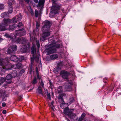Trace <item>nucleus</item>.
I'll use <instances>...</instances> for the list:
<instances>
[{
	"mask_svg": "<svg viewBox=\"0 0 121 121\" xmlns=\"http://www.w3.org/2000/svg\"><path fill=\"white\" fill-rule=\"evenodd\" d=\"M6 105V104L4 102L2 103V106L3 107H4Z\"/></svg>",
	"mask_w": 121,
	"mask_h": 121,
	"instance_id": "nucleus-57",
	"label": "nucleus"
},
{
	"mask_svg": "<svg viewBox=\"0 0 121 121\" xmlns=\"http://www.w3.org/2000/svg\"><path fill=\"white\" fill-rule=\"evenodd\" d=\"M17 27V26H14V25H10L9 26V29L10 30H13Z\"/></svg>",
	"mask_w": 121,
	"mask_h": 121,
	"instance_id": "nucleus-32",
	"label": "nucleus"
},
{
	"mask_svg": "<svg viewBox=\"0 0 121 121\" xmlns=\"http://www.w3.org/2000/svg\"><path fill=\"white\" fill-rule=\"evenodd\" d=\"M36 44L37 47L38 49L39 48L40 44L39 42V41H38L37 40L36 41Z\"/></svg>",
	"mask_w": 121,
	"mask_h": 121,
	"instance_id": "nucleus-44",
	"label": "nucleus"
},
{
	"mask_svg": "<svg viewBox=\"0 0 121 121\" xmlns=\"http://www.w3.org/2000/svg\"><path fill=\"white\" fill-rule=\"evenodd\" d=\"M13 35L12 34L11 35H9L8 34H6L4 36H6L7 38H9L11 39H15V38H14V37H12V35ZM13 40V39H12Z\"/></svg>",
	"mask_w": 121,
	"mask_h": 121,
	"instance_id": "nucleus-26",
	"label": "nucleus"
},
{
	"mask_svg": "<svg viewBox=\"0 0 121 121\" xmlns=\"http://www.w3.org/2000/svg\"><path fill=\"white\" fill-rule=\"evenodd\" d=\"M0 65L3 67L4 69L6 70H10L12 67V65L8 62L6 59L0 60Z\"/></svg>",
	"mask_w": 121,
	"mask_h": 121,
	"instance_id": "nucleus-3",
	"label": "nucleus"
},
{
	"mask_svg": "<svg viewBox=\"0 0 121 121\" xmlns=\"http://www.w3.org/2000/svg\"><path fill=\"white\" fill-rule=\"evenodd\" d=\"M2 67L0 68V74L2 75L4 73L5 70L4 67Z\"/></svg>",
	"mask_w": 121,
	"mask_h": 121,
	"instance_id": "nucleus-31",
	"label": "nucleus"
},
{
	"mask_svg": "<svg viewBox=\"0 0 121 121\" xmlns=\"http://www.w3.org/2000/svg\"><path fill=\"white\" fill-rule=\"evenodd\" d=\"M53 39L52 37H51L48 39V42L51 43L49 45L48 48L47 49L48 54L56 52V48H58L60 47V44L56 43V42H55Z\"/></svg>",
	"mask_w": 121,
	"mask_h": 121,
	"instance_id": "nucleus-1",
	"label": "nucleus"
},
{
	"mask_svg": "<svg viewBox=\"0 0 121 121\" xmlns=\"http://www.w3.org/2000/svg\"><path fill=\"white\" fill-rule=\"evenodd\" d=\"M49 84L50 85V88L51 89H52L54 87L53 85L51 82V80H49Z\"/></svg>",
	"mask_w": 121,
	"mask_h": 121,
	"instance_id": "nucleus-42",
	"label": "nucleus"
},
{
	"mask_svg": "<svg viewBox=\"0 0 121 121\" xmlns=\"http://www.w3.org/2000/svg\"><path fill=\"white\" fill-rule=\"evenodd\" d=\"M45 0H39L38 3V5L39 6H43L45 2Z\"/></svg>",
	"mask_w": 121,
	"mask_h": 121,
	"instance_id": "nucleus-23",
	"label": "nucleus"
},
{
	"mask_svg": "<svg viewBox=\"0 0 121 121\" xmlns=\"http://www.w3.org/2000/svg\"><path fill=\"white\" fill-rule=\"evenodd\" d=\"M45 24L43 27V29L49 30V28L51 26L52 23L50 22L48 20L45 22Z\"/></svg>",
	"mask_w": 121,
	"mask_h": 121,
	"instance_id": "nucleus-7",
	"label": "nucleus"
},
{
	"mask_svg": "<svg viewBox=\"0 0 121 121\" xmlns=\"http://www.w3.org/2000/svg\"><path fill=\"white\" fill-rule=\"evenodd\" d=\"M39 26V24L38 23L37 21L36 22V28L37 29H38Z\"/></svg>",
	"mask_w": 121,
	"mask_h": 121,
	"instance_id": "nucleus-51",
	"label": "nucleus"
},
{
	"mask_svg": "<svg viewBox=\"0 0 121 121\" xmlns=\"http://www.w3.org/2000/svg\"><path fill=\"white\" fill-rule=\"evenodd\" d=\"M23 30H24V29L22 28L20 29L16 30V31H23Z\"/></svg>",
	"mask_w": 121,
	"mask_h": 121,
	"instance_id": "nucleus-54",
	"label": "nucleus"
},
{
	"mask_svg": "<svg viewBox=\"0 0 121 121\" xmlns=\"http://www.w3.org/2000/svg\"><path fill=\"white\" fill-rule=\"evenodd\" d=\"M6 110H3V112H2V113L4 114H6Z\"/></svg>",
	"mask_w": 121,
	"mask_h": 121,
	"instance_id": "nucleus-56",
	"label": "nucleus"
},
{
	"mask_svg": "<svg viewBox=\"0 0 121 121\" xmlns=\"http://www.w3.org/2000/svg\"><path fill=\"white\" fill-rule=\"evenodd\" d=\"M32 51H31V54H34V52H35V49H32Z\"/></svg>",
	"mask_w": 121,
	"mask_h": 121,
	"instance_id": "nucleus-55",
	"label": "nucleus"
},
{
	"mask_svg": "<svg viewBox=\"0 0 121 121\" xmlns=\"http://www.w3.org/2000/svg\"><path fill=\"white\" fill-rule=\"evenodd\" d=\"M21 40H22V44H24V45H27L28 47H30V43L28 40L23 37H22Z\"/></svg>",
	"mask_w": 121,
	"mask_h": 121,
	"instance_id": "nucleus-12",
	"label": "nucleus"
},
{
	"mask_svg": "<svg viewBox=\"0 0 121 121\" xmlns=\"http://www.w3.org/2000/svg\"><path fill=\"white\" fill-rule=\"evenodd\" d=\"M14 3V0H9L8 3L9 9L7 13L9 14L12 13L13 12V8L12 5V4Z\"/></svg>",
	"mask_w": 121,
	"mask_h": 121,
	"instance_id": "nucleus-6",
	"label": "nucleus"
},
{
	"mask_svg": "<svg viewBox=\"0 0 121 121\" xmlns=\"http://www.w3.org/2000/svg\"><path fill=\"white\" fill-rule=\"evenodd\" d=\"M37 83V79L35 77L32 82V84H35Z\"/></svg>",
	"mask_w": 121,
	"mask_h": 121,
	"instance_id": "nucleus-38",
	"label": "nucleus"
},
{
	"mask_svg": "<svg viewBox=\"0 0 121 121\" xmlns=\"http://www.w3.org/2000/svg\"><path fill=\"white\" fill-rule=\"evenodd\" d=\"M63 63L62 61H60L57 64V66L61 69V68L63 66Z\"/></svg>",
	"mask_w": 121,
	"mask_h": 121,
	"instance_id": "nucleus-33",
	"label": "nucleus"
},
{
	"mask_svg": "<svg viewBox=\"0 0 121 121\" xmlns=\"http://www.w3.org/2000/svg\"><path fill=\"white\" fill-rule=\"evenodd\" d=\"M26 2H27V3H29V2L30 0H24Z\"/></svg>",
	"mask_w": 121,
	"mask_h": 121,
	"instance_id": "nucleus-62",
	"label": "nucleus"
},
{
	"mask_svg": "<svg viewBox=\"0 0 121 121\" xmlns=\"http://www.w3.org/2000/svg\"><path fill=\"white\" fill-rule=\"evenodd\" d=\"M22 65V64L18 63L14 65L13 67L15 69H19L21 67Z\"/></svg>",
	"mask_w": 121,
	"mask_h": 121,
	"instance_id": "nucleus-18",
	"label": "nucleus"
},
{
	"mask_svg": "<svg viewBox=\"0 0 121 121\" xmlns=\"http://www.w3.org/2000/svg\"><path fill=\"white\" fill-rule=\"evenodd\" d=\"M23 96L22 95H21L19 96L18 98V99L19 101L22 98Z\"/></svg>",
	"mask_w": 121,
	"mask_h": 121,
	"instance_id": "nucleus-50",
	"label": "nucleus"
},
{
	"mask_svg": "<svg viewBox=\"0 0 121 121\" xmlns=\"http://www.w3.org/2000/svg\"><path fill=\"white\" fill-rule=\"evenodd\" d=\"M15 17H16L17 20L18 21H20L22 18V16L21 13H19L18 16H16Z\"/></svg>",
	"mask_w": 121,
	"mask_h": 121,
	"instance_id": "nucleus-29",
	"label": "nucleus"
},
{
	"mask_svg": "<svg viewBox=\"0 0 121 121\" xmlns=\"http://www.w3.org/2000/svg\"><path fill=\"white\" fill-rule=\"evenodd\" d=\"M35 17H37L38 14V11L37 10H35Z\"/></svg>",
	"mask_w": 121,
	"mask_h": 121,
	"instance_id": "nucleus-45",
	"label": "nucleus"
},
{
	"mask_svg": "<svg viewBox=\"0 0 121 121\" xmlns=\"http://www.w3.org/2000/svg\"><path fill=\"white\" fill-rule=\"evenodd\" d=\"M25 72V70L24 69H22L20 71V73H22Z\"/></svg>",
	"mask_w": 121,
	"mask_h": 121,
	"instance_id": "nucleus-58",
	"label": "nucleus"
},
{
	"mask_svg": "<svg viewBox=\"0 0 121 121\" xmlns=\"http://www.w3.org/2000/svg\"><path fill=\"white\" fill-rule=\"evenodd\" d=\"M4 6L3 4H0V9H4Z\"/></svg>",
	"mask_w": 121,
	"mask_h": 121,
	"instance_id": "nucleus-47",
	"label": "nucleus"
},
{
	"mask_svg": "<svg viewBox=\"0 0 121 121\" xmlns=\"http://www.w3.org/2000/svg\"><path fill=\"white\" fill-rule=\"evenodd\" d=\"M57 91L58 93L62 92L63 91V90L62 86H60L58 87L57 89Z\"/></svg>",
	"mask_w": 121,
	"mask_h": 121,
	"instance_id": "nucleus-27",
	"label": "nucleus"
},
{
	"mask_svg": "<svg viewBox=\"0 0 121 121\" xmlns=\"http://www.w3.org/2000/svg\"><path fill=\"white\" fill-rule=\"evenodd\" d=\"M1 16L3 18L6 19V18L9 17V14L7 13L4 12L2 13L1 14Z\"/></svg>",
	"mask_w": 121,
	"mask_h": 121,
	"instance_id": "nucleus-20",
	"label": "nucleus"
},
{
	"mask_svg": "<svg viewBox=\"0 0 121 121\" xmlns=\"http://www.w3.org/2000/svg\"><path fill=\"white\" fill-rule=\"evenodd\" d=\"M70 73L67 71H62L60 72V75L61 76L62 78L64 79H66V80L68 81V76L69 75Z\"/></svg>",
	"mask_w": 121,
	"mask_h": 121,
	"instance_id": "nucleus-5",
	"label": "nucleus"
},
{
	"mask_svg": "<svg viewBox=\"0 0 121 121\" xmlns=\"http://www.w3.org/2000/svg\"><path fill=\"white\" fill-rule=\"evenodd\" d=\"M45 92L46 95H47L48 99L51 100V97L50 93L48 92V91L47 90L45 91Z\"/></svg>",
	"mask_w": 121,
	"mask_h": 121,
	"instance_id": "nucleus-24",
	"label": "nucleus"
},
{
	"mask_svg": "<svg viewBox=\"0 0 121 121\" xmlns=\"http://www.w3.org/2000/svg\"><path fill=\"white\" fill-rule=\"evenodd\" d=\"M61 6V4L54 2L51 9V11L49 14V17L52 18L54 16L55 14L58 13Z\"/></svg>",
	"mask_w": 121,
	"mask_h": 121,
	"instance_id": "nucleus-2",
	"label": "nucleus"
},
{
	"mask_svg": "<svg viewBox=\"0 0 121 121\" xmlns=\"http://www.w3.org/2000/svg\"><path fill=\"white\" fill-rule=\"evenodd\" d=\"M22 23L21 22H20L18 23V25L16 26L18 27V28H19L20 27H22Z\"/></svg>",
	"mask_w": 121,
	"mask_h": 121,
	"instance_id": "nucleus-40",
	"label": "nucleus"
},
{
	"mask_svg": "<svg viewBox=\"0 0 121 121\" xmlns=\"http://www.w3.org/2000/svg\"><path fill=\"white\" fill-rule=\"evenodd\" d=\"M22 34V32H19L15 33L13 35H14V38H16L17 36H23V35H21Z\"/></svg>",
	"mask_w": 121,
	"mask_h": 121,
	"instance_id": "nucleus-21",
	"label": "nucleus"
},
{
	"mask_svg": "<svg viewBox=\"0 0 121 121\" xmlns=\"http://www.w3.org/2000/svg\"><path fill=\"white\" fill-rule=\"evenodd\" d=\"M29 47H28L27 45H24L22 46L21 50L22 53L25 52L26 51L27 48Z\"/></svg>",
	"mask_w": 121,
	"mask_h": 121,
	"instance_id": "nucleus-16",
	"label": "nucleus"
},
{
	"mask_svg": "<svg viewBox=\"0 0 121 121\" xmlns=\"http://www.w3.org/2000/svg\"><path fill=\"white\" fill-rule=\"evenodd\" d=\"M9 48H10L14 52L17 50V46L15 45H13L10 46Z\"/></svg>",
	"mask_w": 121,
	"mask_h": 121,
	"instance_id": "nucleus-22",
	"label": "nucleus"
},
{
	"mask_svg": "<svg viewBox=\"0 0 121 121\" xmlns=\"http://www.w3.org/2000/svg\"><path fill=\"white\" fill-rule=\"evenodd\" d=\"M19 60L18 61H20L22 60H23L24 59V57L23 56H20L18 58Z\"/></svg>",
	"mask_w": 121,
	"mask_h": 121,
	"instance_id": "nucleus-43",
	"label": "nucleus"
},
{
	"mask_svg": "<svg viewBox=\"0 0 121 121\" xmlns=\"http://www.w3.org/2000/svg\"><path fill=\"white\" fill-rule=\"evenodd\" d=\"M5 80V78L3 77L0 78V83L1 84L3 83Z\"/></svg>",
	"mask_w": 121,
	"mask_h": 121,
	"instance_id": "nucleus-39",
	"label": "nucleus"
},
{
	"mask_svg": "<svg viewBox=\"0 0 121 121\" xmlns=\"http://www.w3.org/2000/svg\"><path fill=\"white\" fill-rule=\"evenodd\" d=\"M50 106L51 108L53 111L55 110V109L53 106L50 105Z\"/></svg>",
	"mask_w": 121,
	"mask_h": 121,
	"instance_id": "nucleus-53",
	"label": "nucleus"
},
{
	"mask_svg": "<svg viewBox=\"0 0 121 121\" xmlns=\"http://www.w3.org/2000/svg\"><path fill=\"white\" fill-rule=\"evenodd\" d=\"M37 78L38 79H39L40 80H41V77L40 76H39V74L38 73H37Z\"/></svg>",
	"mask_w": 121,
	"mask_h": 121,
	"instance_id": "nucleus-46",
	"label": "nucleus"
},
{
	"mask_svg": "<svg viewBox=\"0 0 121 121\" xmlns=\"http://www.w3.org/2000/svg\"><path fill=\"white\" fill-rule=\"evenodd\" d=\"M30 13L32 15H34V13L33 11L32 10V9L30 11Z\"/></svg>",
	"mask_w": 121,
	"mask_h": 121,
	"instance_id": "nucleus-60",
	"label": "nucleus"
},
{
	"mask_svg": "<svg viewBox=\"0 0 121 121\" xmlns=\"http://www.w3.org/2000/svg\"><path fill=\"white\" fill-rule=\"evenodd\" d=\"M13 77L11 74H8L6 76L5 80L6 83L8 84H9L11 82V79Z\"/></svg>",
	"mask_w": 121,
	"mask_h": 121,
	"instance_id": "nucleus-13",
	"label": "nucleus"
},
{
	"mask_svg": "<svg viewBox=\"0 0 121 121\" xmlns=\"http://www.w3.org/2000/svg\"><path fill=\"white\" fill-rule=\"evenodd\" d=\"M11 75L13 78H14L17 76V71L16 70H13L11 73Z\"/></svg>",
	"mask_w": 121,
	"mask_h": 121,
	"instance_id": "nucleus-19",
	"label": "nucleus"
},
{
	"mask_svg": "<svg viewBox=\"0 0 121 121\" xmlns=\"http://www.w3.org/2000/svg\"><path fill=\"white\" fill-rule=\"evenodd\" d=\"M22 34L21 35H23V36L25 35L26 34V31L25 30H24L22 32Z\"/></svg>",
	"mask_w": 121,
	"mask_h": 121,
	"instance_id": "nucleus-48",
	"label": "nucleus"
},
{
	"mask_svg": "<svg viewBox=\"0 0 121 121\" xmlns=\"http://www.w3.org/2000/svg\"><path fill=\"white\" fill-rule=\"evenodd\" d=\"M39 82L40 85L42 86V87L44 88V84L42 79H41V82L40 81H39Z\"/></svg>",
	"mask_w": 121,
	"mask_h": 121,
	"instance_id": "nucleus-41",
	"label": "nucleus"
},
{
	"mask_svg": "<svg viewBox=\"0 0 121 121\" xmlns=\"http://www.w3.org/2000/svg\"><path fill=\"white\" fill-rule=\"evenodd\" d=\"M10 59L12 61L15 62L18 61L19 60L18 58L15 55L11 56L10 57Z\"/></svg>",
	"mask_w": 121,
	"mask_h": 121,
	"instance_id": "nucleus-15",
	"label": "nucleus"
},
{
	"mask_svg": "<svg viewBox=\"0 0 121 121\" xmlns=\"http://www.w3.org/2000/svg\"><path fill=\"white\" fill-rule=\"evenodd\" d=\"M38 93L39 94H41L43 96H44V94L43 93L41 89V86H39L38 88Z\"/></svg>",
	"mask_w": 121,
	"mask_h": 121,
	"instance_id": "nucleus-25",
	"label": "nucleus"
},
{
	"mask_svg": "<svg viewBox=\"0 0 121 121\" xmlns=\"http://www.w3.org/2000/svg\"><path fill=\"white\" fill-rule=\"evenodd\" d=\"M19 1L20 3H22L23 2V1L22 0H19Z\"/></svg>",
	"mask_w": 121,
	"mask_h": 121,
	"instance_id": "nucleus-63",
	"label": "nucleus"
},
{
	"mask_svg": "<svg viewBox=\"0 0 121 121\" xmlns=\"http://www.w3.org/2000/svg\"><path fill=\"white\" fill-rule=\"evenodd\" d=\"M86 115L84 113H83L82 115H81V118H82L83 119L84 117Z\"/></svg>",
	"mask_w": 121,
	"mask_h": 121,
	"instance_id": "nucleus-49",
	"label": "nucleus"
},
{
	"mask_svg": "<svg viewBox=\"0 0 121 121\" xmlns=\"http://www.w3.org/2000/svg\"><path fill=\"white\" fill-rule=\"evenodd\" d=\"M2 24H0V30L1 31H4L6 30L5 26H2Z\"/></svg>",
	"mask_w": 121,
	"mask_h": 121,
	"instance_id": "nucleus-34",
	"label": "nucleus"
},
{
	"mask_svg": "<svg viewBox=\"0 0 121 121\" xmlns=\"http://www.w3.org/2000/svg\"><path fill=\"white\" fill-rule=\"evenodd\" d=\"M11 20L12 21V23H16L17 21H18L17 20V19L15 17H14Z\"/></svg>",
	"mask_w": 121,
	"mask_h": 121,
	"instance_id": "nucleus-36",
	"label": "nucleus"
},
{
	"mask_svg": "<svg viewBox=\"0 0 121 121\" xmlns=\"http://www.w3.org/2000/svg\"><path fill=\"white\" fill-rule=\"evenodd\" d=\"M14 53L13 51L10 48H9V49H8L7 52L8 54H10L11 55L13 54Z\"/></svg>",
	"mask_w": 121,
	"mask_h": 121,
	"instance_id": "nucleus-28",
	"label": "nucleus"
},
{
	"mask_svg": "<svg viewBox=\"0 0 121 121\" xmlns=\"http://www.w3.org/2000/svg\"><path fill=\"white\" fill-rule=\"evenodd\" d=\"M65 96L66 94L63 93L59 95L57 97V98L59 103H61L64 102L63 97Z\"/></svg>",
	"mask_w": 121,
	"mask_h": 121,
	"instance_id": "nucleus-10",
	"label": "nucleus"
},
{
	"mask_svg": "<svg viewBox=\"0 0 121 121\" xmlns=\"http://www.w3.org/2000/svg\"><path fill=\"white\" fill-rule=\"evenodd\" d=\"M35 59L37 62H38L39 60V57H35Z\"/></svg>",
	"mask_w": 121,
	"mask_h": 121,
	"instance_id": "nucleus-52",
	"label": "nucleus"
},
{
	"mask_svg": "<svg viewBox=\"0 0 121 121\" xmlns=\"http://www.w3.org/2000/svg\"><path fill=\"white\" fill-rule=\"evenodd\" d=\"M12 21L9 19H4L2 22V24L4 26L8 25L10 23H12Z\"/></svg>",
	"mask_w": 121,
	"mask_h": 121,
	"instance_id": "nucleus-11",
	"label": "nucleus"
},
{
	"mask_svg": "<svg viewBox=\"0 0 121 121\" xmlns=\"http://www.w3.org/2000/svg\"><path fill=\"white\" fill-rule=\"evenodd\" d=\"M83 118H81V117H80V118H79L78 121H82L83 120Z\"/></svg>",
	"mask_w": 121,
	"mask_h": 121,
	"instance_id": "nucleus-59",
	"label": "nucleus"
},
{
	"mask_svg": "<svg viewBox=\"0 0 121 121\" xmlns=\"http://www.w3.org/2000/svg\"><path fill=\"white\" fill-rule=\"evenodd\" d=\"M74 110V109H69L68 108H66L64 109V112L65 114L67 115L68 116Z\"/></svg>",
	"mask_w": 121,
	"mask_h": 121,
	"instance_id": "nucleus-14",
	"label": "nucleus"
},
{
	"mask_svg": "<svg viewBox=\"0 0 121 121\" xmlns=\"http://www.w3.org/2000/svg\"><path fill=\"white\" fill-rule=\"evenodd\" d=\"M68 116L71 120L75 121L78 119V117L76 114L72 112L69 113Z\"/></svg>",
	"mask_w": 121,
	"mask_h": 121,
	"instance_id": "nucleus-9",
	"label": "nucleus"
},
{
	"mask_svg": "<svg viewBox=\"0 0 121 121\" xmlns=\"http://www.w3.org/2000/svg\"><path fill=\"white\" fill-rule=\"evenodd\" d=\"M69 83H66L64 85L66 91H70L72 90L71 86L70 84H72L71 82H69Z\"/></svg>",
	"mask_w": 121,
	"mask_h": 121,
	"instance_id": "nucleus-8",
	"label": "nucleus"
},
{
	"mask_svg": "<svg viewBox=\"0 0 121 121\" xmlns=\"http://www.w3.org/2000/svg\"><path fill=\"white\" fill-rule=\"evenodd\" d=\"M42 31L43 33L40 38V40L41 41H45L47 39L46 38L50 35L49 30L42 28Z\"/></svg>",
	"mask_w": 121,
	"mask_h": 121,
	"instance_id": "nucleus-4",
	"label": "nucleus"
},
{
	"mask_svg": "<svg viewBox=\"0 0 121 121\" xmlns=\"http://www.w3.org/2000/svg\"><path fill=\"white\" fill-rule=\"evenodd\" d=\"M21 39L22 38H18L17 39H16V38H15V39H14V40H15L17 43L21 44L22 40H21Z\"/></svg>",
	"mask_w": 121,
	"mask_h": 121,
	"instance_id": "nucleus-30",
	"label": "nucleus"
},
{
	"mask_svg": "<svg viewBox=\"0 0 121 121\" xmlns=\"http://www.w3.org/2000/svg\"><path fill=\"white\" fill-rule=\"evenodd\" d=\"M61 69L57 66V67L55 68L53 70L54 72L55 73H57L58 71L60 70Z\"/></svg>",
	"mask_w": 121,
	"mask_h": 121,
	"instance_id": "nucleus-35",
	"label": "nucleus"
},
{
	"mask_svg": "<svg viewBox=\"0 0 121 121\" xmlns=\"http://www.w3.org/2000/svg\"><path fill=\"white\" fill-rule=\"evenodd\" d=\"M58 57V55L56 54H53L50 56V58L51 60H54Z\"/></svg>",
	"mask_w": 121,
	"mask_h": 121,
	"instance_id": "nucleus-17",
	"label": "nucleus"
},
{
	"mask_svg": "<svg viewBox=\"0 0 121 121\" xmlns=\"http://www.w3.org/2000/svg\"><path fill=\"white\" fill-rule=\"evenodd\" d=\"M74 101V99L73 97H72L70 98L69 101V104H71Z\"/></svg>",
	"mask_w": 121,
	"mask_h": 121,
	"instance_id": "nucleus-37",
	"label": "nucleus"
},
{
	"mask_svg": "<svg viewBox=\"0 0 121 121\" xmlns=\"http://www.w3.org/2000/svg\"><path fill=\"white\" fill-rule=\"evenodd\" d=\"M54 102L53 101H52L51 103V106H53V104H54Z\"/></svg>",
	"mask_w": 121,
	"mask_h": 121,
	"instance_id": "nucleus-61",
	"label": "nucleus"
},
{
	"mask_svg": "<svg viewBox=\"0 0 121 121\" xmlns=\"http://www.w3.org/2000/svg\"><path fill=\"white\" fill-rule=\"evenodd\" d=\"M34 1L36 3H37L38 2V0H34Z\"/></svg>",
	"mask_w": 121,
	"mask_h": 121,
	"instance_id": "nucleus-64",
	"label": "nucleus"
}]
</instances>
